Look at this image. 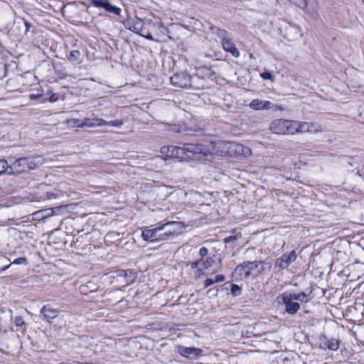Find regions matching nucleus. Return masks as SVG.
Returning <instances> with one entry per match:
<instances>
[{"label": "nucleus", "mask_w": 364, "mask_h": 364, "mask_svg": "<svg viewBox=\"0 0 364 364\" xmlns=\"http://www.w3.org/2000/svg\"><path fill=\"white\" fill-rule=\"evenodd\" d=\"M267 268L270 266L267 267L263 261L244 262L235 267L233 277L237 280L254 279L263 274Z\"/></svg>", "instance_id": "obj_2"}, {"label": "nucleus", "mask_w": 364, "mask_h": 364, "mask_svg": "<svg viewBox=\"0 0 364 364\" xmlns=\"http://www.w3.org/2000/svg\"><path fill=\"white\" fill-rule=\"evenodd\" d=\"M202 352L203 350L201 349L195 347H178L179 354L188 359L195 360L198 358V357L201 355Z\"/></svg>", "instance_id": "obj_14"}, {"label": "nucleus", "mask_w": 364, "mask_h": 364, "mask_svg": "<svg viewBox=\"0 0 364 364\" xmlns=\"http://www.w3.org/2000/svg\"><path fill=\"white\" fill-rule=\"evenodd\" d=\"M225 279V277L222 274H220V275H217L215 278V282H223L224 281Z\"/></svg>", "instance_id": "obj_36"}, {"label": "nucleus", "mask_w": 364, "mask_h": 364, "mask_svg": "<svg viewBox=\"0 0 364 364\" xmlns=\"http://www.w3.org/2000/svg\"><path fill=\"white\" fill-rule=\"evenodd\" d=\"M58 312V310L51 308L49 305L43 306L41 310V314H43V318L49 323L57 317Z\"/></svg>", "instance_id": "obj_17"}, {"label": "nucleus", "mask_w": 364, "mask_h": 364, "mask_svg": "<svg viewBox=\"0 0 364 364\" xmlns=\"http://www.w3.org/2000/svg\"><path fill=\"white\" fill-rule=\"evenodd\" d=\"M171 131L179 132V129L176 126H173V127L171 129Z\"/></svg>", "instance_id": "obj_40"}, {"label": "nucleus", "mask_w": 364, "mask_h": 364, "mask_svg": "<svg viewBox=\"0 0 364 364\" xmlns=\"http://www.w3.org/2000/svg\"><path fill=\"white\" fill-rule=\"evenodd\" d=\"M215 263V259L212 257L200 258V259L191 264V269H196L198 272L203 273L208 269Z\"/></svg>", "instance_id": "obj_12"}, {"label": "nucleus", "mask_w": 364, "mask_h": 364, "mask_svg": "<svg viewBox=\"0 0 364 364\" xmlns=\"http://www.w3.org/2000/svg\"><path fill=\"white\" fill-rule=\"evenodd\" d=\"M45 212L46 213V214L45 215V217H50L54 214L55 209H52L51 210H46Z\"/></svg>", "instance_id": "obj_37"}, {"label": "nucleus", "mask_w": 364, "mask_h": 364, "mask_svg": "<svg viewBox=\"0 0 364 364\" xmlns=\"http://www.w3.org/2000/svg\"><path fill=\"white\" fill-rule=\"evenodd\" d=\"M13 264H27V259L26 257H18V258H16Z\"/></svg>", "instance_id": "obj_31"}, {"label": "nucleus", "mask_w": 364, "mask_h": 364, "mask_svg": "<svg viewBox=\"0 0 364 364\" xmlns=\"http://www.w3.org/2000/svg\"><path fill=\"white\" fill-rule=\"evenodd\" d=\"M292 4L297 6L299 8L304 9L308 4L307 0H289Z\"/></svg>", "instance_id": "obj_29"}, {"label": "nucleus", "mask_w": 364, "mask_h": 364, "mask_svg": "<svg viewBox=\"0 0 364 364\" xmlns=\"http://www.w3.org/2000/svg\"><path fill=\"white\" fill-rule=\"evenodd\" d=\"M198 79L196 77H191L186 73H176L170 77L171 84L177 87H197L195 81Z\"/></svg>", "instance_id": "obj_7"}, {"label": "nucleus", "mask_w": 364, "mask_h": 364, "mask_svg": "<svg viewBox=\"0 0 364 364\" xmlns=\"http://www.w3.org/2000/svg\"><path fill=\"white\" fill-rule=\"evenodd\" d=\"M9 171V164L6 159H0V171L2 173L1 176L4 175Z\"/></svg>", "instance_id": "obj_28"}, {"label": "nucleus", "mask_w": 364, "mask_h": 364, "mask_svg": "<svg viewBox=\"0 0 364 364\" xmlns=\"http://www.w3.org/2000/svg\"><path fill=\"white\" fill-rule=\"evenodd\" d=\"M214 33L221 39V42L228 38V32L225 29L216 28Z\"/></svg>", "instance_id": "obj_26"}, {"label": "nucleus", "mask_w": 364, "mask_h": 364, "mask_svg": "<svg viewBox=\"0 0 364 364\" xmlns=\"http://www.w3.org/2000/svg\"><path fill=\"white\" fill-rule=\"evenodd\" d=\"M178 226L179 223L175 221L159 223L154 228L144 229L141 232V237L149 242L167 240L177 235Z\"/></svg>", "instance_id": "obj_1"}, {"label": "nucleus", "mask_w": 364, "mask_h": 364, "mask_svg": "<svg viewBox=\"0 0 364 364\" xmlns=\"http://www.w3.org/2000/svg\"><path fill=\"white\" fill-rule=\"evenodd\" d=\"M296 257L297 255L294 250L291 251L289 254H284L279 258L277 259L275 267L281 269H284L294 262Z\"/></svg>", "instance_id": "obj_11"}, {"label": "nucleus", "mask_w": 364, "mask_h": 364, "mask_svg": "<svg viewBox=\"0 0 364 364\" xmlns=\"http://www.w3.org/2000/svg\"><path fill=\"white\" fill-rule=\"evenodd\" d=\"M235 240V237H232V236L228 237L224 239L225 243L231 242H232Z\"/></svg>", "instance_id": "obj_39"}, {"label": "nucleus", "mask_w": 364, "mask_h": 364, "mask_svg": "<svg viewBox=\"0 0 364 364\" xmlns=\"http://www.w3.org/2000/svg\"><path fill=\"white\" fill-rule=\"evenodd\" d=\"M68 123L70 126L73 127H79L82 128V120L78 119H71L68 121Z\"/></svg>", "instance_id": "obj_27"}, {"label": "nucleus", "mask_w": 364, "mask_h": 364, "mask_svg": "<svg viewBox=\"0 0 364 364\" xmlns=\"http://www.w3.org/2000/svg\"><path fill=\"white\" fill-rule=\"evenodd\" d=\"M160 28L164 29V27L160 24H155L151 21H144L141 19L136 18L130 29L149 40L156 41L152 36V33L156 28Z\"/></svg>", "instance_id": "obj_4"}, {"label": "nucleus", "mask_w": 364, "mask_h": 364, "mask_svg": "<svg viewBox=\"0 0 364 364\" xmlns=\"http://www.w3.org/2000/svg\"><path fill=\"white\" fill-rule=\"evenodd\" d=\"M183 155L188 158H197L199 156H208L210 154V148L203 144L191 143L184 144L183 146Z\"/></svg>", "instance_id": "obj_8"}, {"label": "nucleus", "mask_w": 364, "mask_h": 364, "mask_svg": "<svg viewBox=\"0 0 364 364\" xmlns=\"http://www.w3.org/2000/svg\"><path fill=\"white\" fill-rule=\"evenodd\" d=\"M26 159L28 164L27 166L28 171L41 166L44 161L41 156L26 157Z\"/></svg>", "instance_id": "obj_20"}, {"label": "nucleus", "mask_w": 364, "mask_h": 364, "mask_svg": "<svg viewBox=\"0 0 364 364\" xmlns=\"http://www.w3.org/2000/svg\"><path fill=\"white\" fill-rule=\"evenodd\" d=\"M26 158L16 160L11 165H9V174L21 173L28 171Z\"/></svg>", "instance_id": "obj_13"}, {"label": "nucleus", "mask_w": 364, "mask_h": 364, "mask_svg": "<svg viewBox=\"0 0 364 364\" xmlns=\"http://www.w3.org/2000/svg\"><path fill=\"white\" fill-rule=\"evenodd\" d=\"M222 144L223 148L226 150L225 154L230 156L237 157L242 156L245 157H248L251 155L250 149L244 146L243 144L231 141H225Z\"/></svg>", "instance_id": "obj_5"}, {"label": "nucleus", "mask_w": 364, "mask_h": 364, "mask_svg": "<svg viewBox=\"0 0 364 364\" xmlns=\"http://www.w3.org/2000/svg\"><path fill=\"white\" fill-rule=\"evenodd\" d=\"M68 59L70 62L80 63L81 62V53L77 50H71Z\"/></svg>", "instance_id": "obj_23"}, {"label": "nucleus", "mask_w": 364, "mask_h": 364, "mask_svg": "<svg viewBox=\"0 0 364 364\" xmlns=\"http://www.w3.org/2000/svg\"><path fill=\"white\" fill-rule=\"evenodd\" d=\"M11 320L12 323H14L17 328H19L20 329H21L23 331H26V329L27 328V325L24 321V318L21 316H19V315L11 316Z\"/></svg>", "instance_id": "obj_22"}, {"label": "nucleus", "mask_w": 364, "mask_h": 364, "mask_svg": "<svg viewBox=\"0 0 364 364\" xmlns=\"http://www.w3.org/2000/svg\"><path fill=\"white\" fill-rule=\"evenodd\" d=\"M230 292L234 296H237L241 294L242 289L237 284H231Z\"/></svg>", "instance_id": "obj_30"}, {"label": "nucleus", "mask_w": 364, "mask_h": 364, "mask_svg": "<svg viewBox=\"0 0 364 364\" xmlns=\"http://www.w3.org/2000/svg\"><path fill=\"white\" fill-rule=\"evenodd\" d=\"M203 71H204V74L205 75V76H207L209 78H212L213 77V75H215V73L212 70H210V68H205L203 69Z\"/></svg>", "instance_id": "obj_33"}, {"label": "nucleus", "mask_w": 364, "mask_h": 364, "mask_svg": "<svg viewBox=\"0 0 364 364\" xmlns=\"http://www.w3.org/2000/svg\"><path fill=\"white\" fill-rule=\"evenodd\" d=\"M103 122H104V123H102V126H111V127H120L124 124V122L122 120H119V119L109 121V122L103 119Z\"/></svg>", "instance_id": "obj_25"}, {"label": "nucleus", "mask_w": 364, "mask_h": 364, "mask_svg": "<svg viewBox=\"0 0 364 364\" xmlns=\"http://www.w3.org/2000/svg\"><path fill=\"white\" fill-rule=\"evenodd\" d=\"M161 153L166 154L167 157H183V147L179 146H163L161 148Z\"/></svg>", "instance_id": "obj_15"}, {"label": "nucleus", "mask_w": 364, "mask_h": 364, "mask_svg": "<svg viewBox=\"0 0 364 364\" xmlns=\"http://www.w3.org/2000/svg\"><path fill=\"white\" fill-rule=\"evenodd\" d=\"M57 100V97H55V95H53L50 98V102H55V100Z\"/></svg>", "instance_id": "obj_41"}, {"label": "nucleus", "mask_w": 364, "mask_h": 364, "mask_svg": "<svg viewBox=\"0 0 364 364\" xmlns=\"http://www.w3.org/2000/svg\"><path fill=\"white\" fill-rule=\"evenodd\" d=\"M261 77L264 80H273L272 75L269 72H264L261 73Z\"/></svg>", "instance_id": "obj_34"}, {"label": "nucleus", "mask_w": 364, "mask_h": 364, "mask_svg": "<svg viewBox=\"0 0 364 364\" xmlns=\"http://www.w3.org/2000/svg\"><path fill=\"white\" fill-rule=\"evenodd\" d=\"M277 300L280 304L285 307V311L291 315L296 314L300 309V304H306L309 301L308 296L304 292L294 294L285 291L279 296Z\"/></svg>", "instance_id": "obj_3"}, {"label": "nucleus", "mask_w": 364, "mask_h": 364, "mask_svg": "<svg viewBox=\"0 0 364 364\" xmlns=\"http://www.w3.org/2000/svg\"><path fill=\"white\" fill-rule=\"evenodd\" d=\"M117 277L124 279L125 285H128L134 282L135 275L131 269L120 270L119 271Z\"/></svg>", "instance_id": "obj_19"}, {"label": "nucleus", "mask_w": 364, "mask_h": 364, "mask_svg": "<svg viewBox=\"0 0 364 364\" xmlns=\"http://www.w3.org/2000/svg\"><path fill=\"white\" fill-rule=\"evenodd\" d=\"M25 25L27 28L29 27V23L28 22H25Z\"/></svg>", "instance_id": "obj_43"}, {"label": "nucleus", "mask_w": 364, "mask_h": 364, "mask_svg": "<svg viewBox=\"0 0 364 364\" xmlns=\"http://www.w3.org/2000/svg\"><path fill=\"white\" fill-rule=\"evenodd\" d=\"M90 4L96 8L104 9L107 12L117 16L121 12V9L112 5L108 0H90Z\"/></svg>", "instance_id": "obj_10"}, {"label": "nucleus", "mask_w": 364, "mask_h": 364, "mask_svg": "<svg viewBox=\"0 0 364 364\" xmlns=\"http://www.w3.org/2000/svg\"><path fill=\"white\" fill-rule=\"evenodd\" d=\"M293 134L299 132L316 133L321 132V127L314 122H300L293 120Z\"/></svg>", "instance_id": "obj_9"}, {"label": "nucleus", "mask_w": 364, "mask_h": 364, "mask_svg": "<svg viewBox=\"0 0 364 364\" xmlns=\"http://www.w3.org/2000/svg\"><path fill=\"white\" fill-rule=\"evenodd\" d=\"M293 120L277 119L269 125L270 131L277 134H293Z\"/></svg>", "instance_id": "obj_6"}, {"label": "nucleus", "mask_w": 364, "mask_h": 364, "mask_svg": "<svg viewBox=\"0 0 364 364\" xmlns=\"http://www.w3.org/2000/svg\"><path fill=\"white\" fill-rule=\"evenodd\" d=\"M9 267V265L7 266V267H4L1 268V272L6 270Z\"/></svg>", "instance_id": "obj_42"}, {"label": "nucleus", "mask_w": 364, "mask_h": 364, "mask_svg": "<svg viewBox=\"0 0 364 364\" xmlns=\"http://www.w3.org/2000/svg\"><path fill=\"white\" fill-rule=\"evenodd\" d=\"M215 283V281L212 279H206L205 280V287H208Z\"/></svg>", "instance_id": "obj_35"}, {"label": "nucleus", "mask_w": 364, "mask_h": 364, "mask_svg": "<svg viewBox=\"0 0 364 364\" xmlns=\"http://www.w3.org/2000/svg\"><path fill=\"white\" fill-rule=\"evenodd\" d=\"M249 106L254 110H269L273 107V104L270 101L254 99Z\"/></svg>", "instance_id": "obj_16"}, {"label": "nucleus", "mask_w": 364, "mask_h": 364, "mask_svg": "<svg viewBox=\"0 0 364 364\" xmlns=\"http://www.w3.org/2000/svg\"><path fill=\"white\" fill-rule=\"evenodd\" d=\"M221 44H222L223 49L225 51L230 53L232 55V56H234L235 58H238L240 56L239 50L235 47V45L233 43V41H232V39H230V38H227L226 40L223 41L221 42Z\"/></svg>", "instance_id": "obj_18"}, {"label": "nucleus", "mask_w": 364, "mask_h": 364, "mask_svg": "<svg viewBox=\"0 0 364 364\" xmlns=\"http://www.w3.org/2000/svg\"><path fill=\"white\" fill-rule=\"evenodd\" d=\"M323 344L332 350H336L339 347V342L336 338L326 339Z\"/></svg>", "instance_id": "obj_24"}, {"label": "nucleus", "mask_w": 364, "mask_h": 364, "mask_svg": "<svg viewBox=\"0 0 364 364\" xmlns=\"http://www.w3.org/2000/svg\"><path fill=\"white\" fill-rule=\"evenodd\" d=\"M102 123H104L103 119L101 118H85L82 119V125L83 127H102Z\"/></svg>", "instance_id": "obj_21"}, {"label": "nucleus", "mask_w": 364, "mask_h": 364, "mask_svg": "<svg viewBox=\"0 0 364 364\" xmlns=\"http://www.w3.org/2000/svg\"><path fill=\"white\" fill-rule=\"evenodd\" d=\"M42 97V95H36V94H31V95H29V98H30L31 100H36V99H38V98H40V97Z\"/></svg>", "instance_id": "obj_38"}, {"label": "nucleus", "mask_w": 364, "mask_h": 364, "mask_svg": "<svg viewBox=\"0 0 364 364\" xmlns=\"http://www.w3.org/2000/svg\"><path fill=\"white\" fill-rule=\"evenodd\" d=\"M208 254V248L203 247L200 249L199 255L201 258H205V257H207Z\"/></svg>", "instance_id": "obj_32"}]
</instances>
